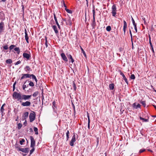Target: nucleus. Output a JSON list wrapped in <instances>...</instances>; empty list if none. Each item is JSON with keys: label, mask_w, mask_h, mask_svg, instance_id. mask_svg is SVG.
Returning a JSON list of instances; mask_svg holds the SVG:
<instances>
[{"label": "nucleus", "mask_w": 156, "mask_h": 156, "mask_svg": "<svg viewBox=\"0 0 156 156\" xmlns=\"http://www.w3.org/2000/svg\"><path fill=\"white\" fill-rule=\"evenodd\" d=\"M31 97V95L21 94L20 93L16 92H14L12 95L13 98L15 99H17L20 102H21V101H26L30 99Z\"/></svg>", "instance_id": "f257e3e1"}, {"label": "nucleus", "mask_w": 156, "mask_h": 156, "mask_svg": "<svg viewBox=\"0 0 156 156\" xmlns=\"http://www.w3.org/2000/svg\"><path fill=\"white\" fill-rule=\"evenodd\" d=\"M62 20L66 22V24L67 25L71 26L72 22L71 20V18L70 17H67L65 19H62Z\"/></svg>", "instance_id": "f03ea898"}, {"label": "nucleus", "mask_w": 156, "mask_h": 156, "mask_svg": "<svg viewBox=\"0 0 156 156\" xmlns=\"http://www.w3.org/2000/svg\"><path fill=\"white\" fill-rule=\"evenodd\" d=\"M92 12L93 13V20L92 23L91 24V25L92 26L93 29H95L96 26V24L95 21V10L94 9L93 10Z\"/></svg>", "instance_id": "7ed1b4c3"}, {"label": "nucleus", "mask_w": 156, "mask_h": 156, "mask_svg": "<svg viewBox=\"0 0 156 156\" xmlns=\"http://www.w3.org/2000/svg\"><path fill=\"white\" fill-rule=\"evenodd\" d=\"M117 10L116 9V5L114 4L112 5V15L113 16H115L116 15L117 13Z\"/></svg>", "instance_id": "20e7f679"}, {"label": "nucleus", "mask_w": 156, "mask_h": 156, "mask_svg": "<svg viewBox=\"0 0 156 156\" xmlns=\"http://www.w3.org/2000/svg\"><path fill=\"white\" fill-rule=\"evenodd\" d=\"M29 118L30 122L33 121L35 119V113L33 112V113H30L29 116Z\"/></svg>", "instance_id": "39448f33"}, {"label": "nucleus", "mask_w": 156, "mask_h": 156, "mask_svg": "<svg viewBox=\"0 0 156 156\" xmlns=\"http://www.w3.org/2000/svg\"><path fill=\"white\" fill-rule=\"evenodd\" d=\"M5 30V24L3 21L0 23V35Z\"/></svg>", "instance_id": "423d86ee"}, {"label": "nucleus", "mask_w": 156, "mask_h": 156, "mask_svg": "<svg viewBox=\"0 0 156 156\" xmlns=\"http://www.w3.org/2000/svg\"><path fill=\"white\" fill-rule=\"evenodd\" d=\"M21 105L23 106H30L31 105V102L29 101H26L25 102H22L21 101Z\"/></svg>", "instance_id": "0eeeda50"}, {"label": "nucleus", "mask_w": 156, "mask_h": 156, "mask_svg": "<svg viewBox=\"0 0 156 156\" xmlns=\"http://www.w3.org/2000/svg\"><path fill=\"white\" fill-rule=\"evenodd\" d=\"M30 139L31 140L30 147H34L35 144V141L32 136H30Z\"/></svg>", "instance_id": "6e6552de"}, {"label": "nucleus", "mask_w": 156, "mask_h": 156, "mask_svg": "<svg viewBox=\"0 0 156 156\" xmlns=\"http://www.w3.org/2000/svg\"><path fill=\"white\" fill-rule=\"evenodd\" d=\"M76 141V136L74 134L72 137V139L70 142V145L71 146L74 145V143Z\"/></svg>", "instance_id": "1a4fd4ad"}, {"label": "nucleus", "mask_w": 156, "mask_h": 156, "mask_svg": "<svg viewBox=\"0 0 156 156\" xmlns=\"http://www.w3.org/2000/svg\"><path fill=\"white\" fill-rule=\"evenodd\" d=\"M118 72L120 73V75H121L123 77V79L124 80H125V81L126 82V83L127 84H128V82L127 80V78H126V76H125L124 75V74H123V73H122L121 71L120 70H119Z\"/></svg>", "instance_id": "9d476101"}, {"label": "nucleus", "mask_w": 156, "mask_h": 156, "mask_svg": "<svg viewBox=\"0 0 156 156\" xmlns=\"http://www.w3.org/2000/svg\"><path fill=\"white\" fill-rule=\"evenodd\" d=\"M23 56L24 58H26L27 60H29L31 57L30 54L26 53H23Z\"/></svg>", "instance_id": "9b49d317"}, {"label": "nucleus", "mask_w": 156, "mask_h": 156, "mask_svg": "<svg viewBox=\"0 0 156 156\" xmlns=\"http://www.w3.org/2000/svg\"><path fill=\"white\" fill-rule=\"evenodd\" d=\"M19 151H20L25 153H28L29 151V148H19Z\"/></svg>", "instance_id": "f8f14e48"}, {"label": "nucleus", "mask_w": 156, "mask_h": 156, "mask_svg": "<svg viewBox=\"0 0 156 156\" xmlns=\"http://www.w3.org/2000/svg\"><path fill=\"white\" fill-rule=\"evenodd\" d=\"M22 76L21 77L20 80H21L23 79L27 78L30 77L31 74H23Z\"/></svg>", "instance_id": "ddd939ff"}, {"label": "nucleus", "mask_w": 156, "mask_h": 156, "mask_svg": "<svg viewBox=\"0 0 156 156\" xmlns=\"http://www.w3.org/2000/svg\"><path fill=\"white\" fill-rule=\"evenodd\" d=\"M61 57L62 59L65 62H67L68 60L64 53H62L61 54Z\"/></svg>", "instance_id": "4468645a"}, {"label": "nucleus", "mask_w": 156, "mask_h": 156, "mask_svg": "<svg viewBox=\"0 0 156 156\" xmlns=\"http://www.w3.org/2000/svg\"><path fill=\"white\" fill-rule=\"evenodd\" d=\"M141 105L139 104H138L137 105H136V103H134L132 105L133 107L135 109H137L138 108H140Z\"/></svg>", "instance_id": "2eb2a0df"}, {"label": "nucleus", "mask_w": 156, "mask_h": 156, "mask_svg": "<svg viewBox=\"0 0 156 156\" xmlns=\"http://www.w3.org/2000/svg\"><path fill=\"white\" fill-rule=\"evenodd\" d=\"M123 23H124V26H123V30L124 31V34H125L126 31V29L127 28V24L125 20L123 21Z\"/></svg>", "instance_id": "dca6fc26"}, {"label": "nucleus", "mask_w": 156, "mask_h": 156, "mask_svg": "<svg viewBox=\"0 0 156 156\" xmlns=\"http://www.w3.org/2000/svg\"><path fill=\"white\" fill-rule=\"evenodd\" d=\"M25 40H26L27 43L28 44L29 43V42L28 41L29 37L28 36V34L27 33V30H26V29H25Z\"/></svg>", "instance_id": "f3484780"}, {"label": "nucleus", "mask_w": 156, "mask_h": 156, "mask_svg": "<svg viewBox=\"0 0 156 156\" xmlns=\"http://www.w3.org/2000/svg\"><path fill=\"white\" fill-rule=\"evenodd\" d=\"M24 69L28 73H29L30 72L32 71V69L29 66H26L24 68Z\"/></svg>", "instance_id": "a211bd4d"}, {"label": "nucleus", "mask_w": 156, "mask_h": 156, "mask_svg": "<svg viewBox=\"0 0 156 156\" xmlns=\"http://www.w3.org/2000/svg\"><path fill=\"white\" fill-rule=\"evenodd\" d=\"M27 80L23 84V90H25L26 88L27 87H28V84L27 83Z\"/></svg>", "instance_id": "6ab92c4d"}, {"label": "nucleus", "mask_w": 156, "mask_h": 156, "mask_svg": "<svg viewBox=\"0 0 156 156\" xmlns=\"http://www.w3.org/2000/svg\"><path fill=\"white\" fill-rule=\"evenodd\" d=\"M29 113L28 112H26L23 113L22 117L24 119H26L28 117Z\"/></svg>", "instance_id": "aec40b11"}, {"label": "nucleus", "mask_w": 156, "mask_h": 156, "mask_svg": "<svg viewBox=\"0 0 156 156\" xmlns=\"http://www.w3.org/2000/svg\"><path fill=\"white\" fill-rule=\"evenodd\" d=\"M52 28L54 30L55 33L56 34L58 33L57 28L55 25L53 26L52 27Z\"/></svg>", "instance_id": "412c9836"}, {"label": "nucleus", "mask_w": 156, "mask_h": 156, "mask_svg": "<svg viewBox=\"0 0 156 156\" xmlns=\"http://www.w3.org/2000/svg\"><path fill=\"white\" fill-rule=\"evenodd\" d=\"M14 50L16 51V53L18 55L20 54V48L19 47H16L14 48Z\"/></svg>", "instance_id": "4be33fe9"}, {"label": "nucleus", "mask_w": 156, "mask_h": 156, "mask_svg": "<svg viewBox=\"0 0 156 156\" xmlns=\"http://www.w3.org/2000/svg\"><path fill=\"white\" fill-rule=\"evenodd\" d=\"M109 88L110 90H113L114 87V83H112L109 85Z\"/></svg>", "instance_id": "5701e85b"}, {"label": "nucleus", "mask_w": 156, "mask_h": 156, "mask_svg": "<svg viewBox=\"0 0 156 156\" xmlns=\"http://www.w3.org/2000/svg\"><path fill=\"white\" fill-rule=\"evenodd\" d=\"M31 77L33 79H34L35 81L37 83V80L36 78V76L34 74H31L30 77Z\"/></svg>", "instance_id": "b1692460"}, {"label": "nucleus", "mask_w": 156, "mask_h": 156, "mask_svg": "<svg viewBox=\"0 0 156 156\" xmlns=\"http://www.w3.org/2000/svg\"><path fill=\"white\" fill-rule=\"evenodd\" d=\"M12 60L11 59H9L6 61V62L8 64H10L12 63Z\"/></svg>", "instance_id": "393cba45"}, {"label": "nucleus", "mask_w": 156, "mask_h": 156, "mask_svg": "<svg viewBox=\"0 0 156 156\" xmlns=\"http://www.w3.org/2000/svg\"><path fill=\"white\" fill-rule=\"evenodd\" d=\"M80 49L81 50L82 52L83 53V55L85 57H86V53H85V51H84L83 49V48H82V47H81V46H80Z\"/></svg>", "instance_id": "a878e982"}, {"label": "nucleus", "mask_w": 156, "mask_h": 156, "mask_svg": "<svg viewBox=\"0 0 156 156\" xmlns=\"http://www.w3.org/2000/svg\"><path fill=\"white\" fill-rule=\"evenodd\" d=\"M69 131L68 130L67 131V132L66 133V141H67L68 140L69 138Z\"/></svg>", "instance_id": "bb28decb"}, {"label": "nucleus", "mask_w": 156, "mask_h": 156, "mask_svg": "<svg viewBox=\"0 0 156 156\" xmlns=\"http://www.w3.org/2000/svg\"><path fill=\"white\" fill-rule=\"evenodd\" d=\"M69 59H71V62L73 63L74 61L72 57V56L71 55H69Z\"/></svg>", "instance_id": "cd10ccee"}, {"label": "nucleus", "mask_w": 156, "mask_h": 156, "mask_svg": "<svg viewBox=\"0 0 156 156\" xmlns=\"http://www.w3.org/2000/svg\"><path fill=\"white\" fill-rule=\"evenodd\" d=\"M34 129L35 132V134L37 135L38 134V129L37 127H34Z\"/></svg>", "instance_id": "c85d7f7f"}, {"label": "nucleus", "mask_w": 156, "mask_h": 156, "mask_svg": "<svg viewBox=\"0 0 156 156\" xmlns=\"http://www.w3.org/2000/svg\"><path fill=\"white\" fill-rule=\"evenodd\" d=\"M38 92L36 91L33 93V96L34 97H35L37 96V95H38Z\"/></svg>", "instance_id": "c756f323"}, {"label": "nucleus", "mask_w": 156, "mask_h": 156, "mask_svg": "<svg viewBox=\"0 0 156 156\" xmlns=\"http://www.w3.org/2000/svg\"><path fill=\"white\" fill-rule=\"evenodd\" d=\"M140 118L141 120H143L145 122H147L148 121V119L143 118L141 117H140Z\"/></svg>", "instance_id": "7c9ffc66"}, {"label": "nucleus", "mask_w": 156, "mask_h": 156, "mask_svg": "<svg viewBox=\"0 0 156 156\" xmlns=\"http://www.w3.org/2000/svg\"><path fill=\"white\" fill-rule=\"evenodd\" d=\"M5 105V104H3L1 108V109H0V110H1V112L2 113H3V112H4V106Z\"/></svg>", "instance_id": "2f4dec72"}, {"label": "nucleus", "mask_w": 156, "mask_h": 156, "mask_svg": "<svg viewBox=\"0 0 156 156\" xmlns=\"http://www.w3.org/2000/svg\"><path fill=\"white\" fill-rule=\"evenodd\" d=\"M65 10L67 12L71 14L72 13V12L71 10L67 8H65Z\"/></svg>", "instance_id": "473e14b6"}, {"label": "nucleus", "mask_w": 156, "mask_h": 156, "mask_svg": "<svg viewBox=\"0 0 156 156\" xmlns=\"http://www.w3.org/2000/svg\"><path fill=\"white\" fill-rule=\"evenodd\" d=\"M73 87L74 90L76 91V87L75 83L74 81H73Z\"/></svg>", "instance_id": "72a5a7b5"}, {"label": "nucleus", "mask_w": 156, "mask_h": 156, "mask_svg": "<svg viewBox=\"0 0 156 156\" xmlns=\"http://www.w3.org/2000/svg\"><path fill=\"white\" fill-rule=\"evenodd\" d=\"M106 30L108 31H110L111 30V28L110 26H108L106 28Z\"/></svg>", "instance_id": "f704fd0d"}, {"label": "nucleus", "mask_w": 156, "mask_h": 156, "mask_svg": "<svg viewBox=\"0 0 156 156\" xmlns=\"http://www.w3.org/2000/svg\"><path fill=\"white\" fill-rule=\"evenodd\" d=\"M16 46L15 45H13V44H12V45H11L9 47V50H12V49L14 47H15Z\"/></svg>", "instance_id": "c9c22d12"}, {"label": "nucleus", "mask_w": 156, "mask_h": 156, "mask_svg": "<svg viewBox=\"0 0 156 156\" xmlns=\"http://www.w3.org/2000/svg\"><path fill=\"white\" fill-rule=\"evenodd\" d=\"M53 15H54V18L55 20V22H56V23H58V21H57V19L56 15H55V14L54 13Z\"/></svg>", "instance_id": "e433bc0d"}, {"label": "nucleus", "mask_w": 156, "mask_h": 156, "mask_svg": "<svg viewBox=\"0 0 156 156\" xmlns=\"http://www.w3.org/2000/svg\"><path fill=\"white\" fill-rule=\"evenodd\" d=\"M56 102L55 101H54L52 103V107L54 109V107H56Z\"/></svg>", "instance_id": "4c0bfd02"}, {"label": "nucleus", "mask_w": 156, "mask_h": 156, "mask_svg": "<svg viewBox=\"0 0 156 156\" xmlns=\"http://www.w3.org/2000/svg\"><path fill=\"white\" fill-rule=\"evenodd\" d=\"M149 43H150V46L151 47V50L152 51H153V53L154 52V49H153V45L152 44L151 42H149Z\"/></svg>", "instance_id": "58836bf2"}, {"label": "nucleus", "mask_w": 156, "mask_h": 156, "mask_svg": "<svg viewBox=\"0 0 156 156\" xmlns=\"http://www.w3.org/2000/svg\"><path fill=\"white\" fill-rule=\"evenodd\" d=\"M45 44L46 46V48H47L48 45V41L47 40V37H45Z\"/></svg>", "instance_id": "ea45409f"}, {"label": "nucleus", "mask_w": 156, "mask_h": 156, "mask_svg": "<svg viewBox=\"0 0 156 156\" xmlns=\"http://www.w3.org/2000/svg\"><path fill=\"white\" fill-rule=\"evenodd\" d=\"M28 85H29L30 86L34 87V84L33 82L32 81H30V83L28 84Z\"/></svg>", "instance_id": "a19ab883"}, {"label": "nucleus", "mask_w": 156, "mask_h": 156, "mask_svg": "<svg viewBox=\"0 0 156 156\" xmlns=\"http://www.w3.org/2000/svg\"><path fill=\"white\" fill-rule=\"evenodd\" d=\"M25 140L23 139L21 140H20V144L21 145H23V143H24V142H25Z\"/></svg>", "instance_id": "79ce46f5"}, {"label": "nucleus", "mask_w": 156, "mask_h": 156, "mask_svg": "<svg viewBox=\"0 0 156 156\" xmlns=\"http://www.w3.org/2000/svg\"><path fill=\"white\" fill-rule=\"evenodd\" d=\"M130 78L132 80H134L135 78V76L134 74H132L130 77Z\"/></svg>", "instance_id": "37998d69"}, {"label": "nucleus", "mask_w": 156, "mask_h": 156, "mask_svg": "<svg viewBox=\"0 0 156 156\" xmlns=\"http://www.w3.org/2000/svg\"><path fill=\"white\" fill-rule=\"evenodd\" d=\"M18 128L19 129H20L22 127V125L21 123H19L17 125Z\"/></svg>", "instance_id": "c03bdc74"}, {"label": "nucleus", "mask_w": 156, "mask_h": 156, "mask_svg": "<svg viewBox=\"0 0 156 156\" xmlns=\"http://www.w3.org/2000/svg\"><path fill=\"white\" fill-rule=\"evenodd\" d=\"M32 149L30 151V154H32L33 152L34 151L35 149L34 147H32Z\"/></svg>", "instance_id": "a18cd8bd"}, {"label": "nucleus", "mask_w": 156, "mask_h": 156, "mask_svg": "<svg viewBox=\"0 0 156 156\" xmlns=\"http://www.w3.org/2000/svg\"><path fill=\"white\" fill-rule=\"evenodd\" d=\"M88 127L89 129L90 128V119L89 115H88Z\"/></svg>", "instance_id": "49530a36"}, {"label": "nucleus", "mask_w": 156, "mask_h": 156, "mask_svg": "<svg viewBox=\"0 0 156 156\" xmlns=\"http://www.w3.org/2000/svg\"><path fill=\"white\" fill-rule=\"evenodd\" d=\"M15 147L17 149V150L18 151H19V148H21L19 147L18 146V144L17 143L15 145Z\"/></svg>", "instance_id": "de8ad7c7"}, {"label": "nucleus", "mask_w": 156, "mask_h": 156, "mask_svg": "<svg viewBox=\"0 0 156 156\" xmlns=\"http://www.w3.org/2000/svg\"><path fill=\"white\" fill-rule=\"evenodd\" d=\"M141 103L142 104L144 107L146 106V102L145 101H141Z\"/></svg>", "instance_id": "09e8293b"}, {"label": "nucleus", "mask_w": 156, "mask_h": 156, "mask_svg": "<svg viewBox=\"0 0 156 156\" xmlns=\"http://www.w3.org/2000/svg\"><path fill=\"white\" fill-rule=\"evenodd\" d=\"M132 20L133 26L136 25V23H135V21L132 17Z\"/></svg>", "instance_id": "8fccbe9b"}, {"label": "nucleus", "mask_w": 156, "mask_h": 156, "mask_svg": "<svg viewBox=\"0 0 156 156\" xmlns=\"http://www.w3.org/2000/svg\"><path fill=\"white\" fill-rule=\"evenodd\" d=\"M16 82H15L13 85V91H14L15 90V85L16 84Z\"/></svg>", "instance_id": "3c124183"}, {"label": "nucleus", "mask_w": 156, "mask_h": 156, "mask_svg": "<svg viewBox=\"0 0 156 156\" xmlns=\"http://www.w3.org/2000/svg\"><path fill=\"white\" fill-rule=\"evenodd\" d=\"M129 34H130V36H131V41H132V40H133L132 35V33H131V31L130 29H129Z\"/></svg>", "instance_id": "603ef678"}, {"label": "nucleus", "mask_w": 156, "mask_h": 156, "mask_svg": "<svg viewBox=\"0 0 156 156\" xmlns=\"http://www.w3.org/2000/svg\"><path fill=\"white\" fill-rule=\"evenodd\" d=\"M3 48L5 50H7L8 49V46L7 45H5L3 47Z\"/></svg>", "instance_id": "864d4df0"}, {"label": "nucleus", "mask_w": 156, "mask_h": 156, "mask_svg": "<svg viewBox=\"0 0 156 156\" xmlns=\"http://www.w3.org/2000/svg\"><path fill=\"white\" fill-rule=\"evenodd\" d=\"M21 62L19 60V61H18L16 63H15V65H18L20 64Z\"/></svg>", "instance_id": "5fc2aeb1"}, {"label": "nucleus", "mask_w": 156, "mask_h": 156, "mask_svg": "<svg viewBox=\"0 0 156 156\" xmlns=\"http://www.w3.org/2000/svg\"><path fill=\"white\" fill-rule=\"evenodd\" d=\"M142 19L144 21V24H147V22L146 21L145 18L144 17H142Z\"/></svg>", "instance_id": "6e6d98bb"}, {"label": "nucleus", "mask_w": 156, "mask_h": 156, "mask_svg": "<svg viewBox=\"0 0 156 156\" xmlns=\"http://www.w3.org/2000/svg\"><path fill=\"white\" fill-rule=\"evenodd\" d=\"M145 150L144 149H140V150L139 153H142V152H144L145 151Z\"/></svg>", "instance_id": "4d7b16f0"}, {"label": "nucleus", "mask_w": 156, "mask_h": 156, "mask_svg": "<svg viewBox=\"0 0 156 156\" xmlns=\"http://www.w3.org/2000/svg\"><path fill=\"white\" fill-rule=\"evenodd\" d=\"M135 30L136 32H137V27H136V25H135V26H134Z\"/></svg>", "instance_id": "13d9d810"}, {"label": "nucleus", "mask_w": 156, "mask_h": 156, "mask_svg": "<svg viewBox=\"0 0 156 156\" xmlns=\"http://www.w3.org/2000/svg\"><path fill=\"white\" fill-rule=\"evenodd\" d=\"M62 2L63 3V6H64V7H65V8H67V6H66V5L65 3V2L64 1H62Z\"/></svg>", "instance_id": "bf43d9fd"}, {"label": "nucleus", "mask_w": 156, "mask_h": 156, "mask_svg": "<svg viewBox=\"0 0 156 156\" xmlns=\"http://www.w3.org/2000/svg\"><path fill=\"white\" fill-rule=\"evenodd\" d=\"M56 24H57L58 27V28H59V29H60V26L58 23H56Z\"/></svg>", "instance_id": "052dcab7"}, {"label": "nucleus", "mask_w": 156, "mask_h": 156, "mask_svg": "<svg viewBox=\"0 0 156 156\" xmlns=\"http://www.w3.org/2000/svg\"><path fill=\"white\" fill-rule=\"evenodd\" d=\"M149 42H151V37L150 35H149Z\"/></svg>", "instance_id": "680f3d73"}, {"label": "nucleus", "mask_w": 156, "mask_h": 156, "mask_svg": "<svg viewBox=\"0 0 156 156\" xmlns=\"http://www.w3.org/2000/svg\"><path fill=\"white\" fill-rule=\"evenodd\" d=\"M153 106L154 108H155V109L156 110V106L154 105H153Z\"/></svg>", "instance_id": "e2e57ef3"}, {"label": "nucleus", "mask_w": 156, "mask_h": 156, "mask_svg": "<svg viewBox=\"0 0 156 156\" xmlns=\"http://www.w3.org/2000/svg\"><path fill=\"white\" fill-rule=\"evenodd\" d=\"M152 116L153 117H156V115H152Z\"/></svg>", "instance_id": "0e129e2a"}, {"label": "nucleus", "mask_w": 156, "mask_h": 156, "mask_svg": "<svg viewBox=\"0 0 156 156\" xmlns=\"http://www.w3.org/2000/svg\"><path fill=\"white\" fill-rule=\"evenodd\" d=\"M6 1V0H2V1L3 2H5Z\"/></svg>", "instance_id": "69168bd1"}, {"label": "nucleus", "mask_w": 156, "mask_h": 156, "mask_svg": "<svg viewBox=\"0 0 156 156\" xmlns=\"http://www.w3.org/2000/svg\"><path fill=\"white\" fill-rule=\"evenodd\" d=\"M86 1L87 2V4H88V0H86Z\"/></svg>", "instance_id": "338daca9"}, {"label": "nucleus", "mask_w": 156, "mask_h": 156, "mask_svg": "<svg viewBox=\"0 0 156 156\" xmlns=\"http://www.w3.org/2000/svg\"><path fill=\"white\" fill-rule=\"evenodd\" d=\"M104 154H105V156H106V153Z\"/></svg>", "instance_id": "774afa93"}]
</instances>
